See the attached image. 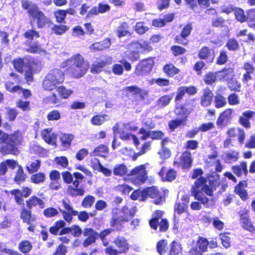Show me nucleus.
Wrapping results in <instances>:
<instances>
[{"mask_svg": "<svg viewBox=\"0 0 255 255\" xmlns=\"http://www.w3.org/2000/svg\"><path fill=\"white\" fill-rule=\"evenodd\" d=\"M32 193V189L28 187L23 186L21 190L14 189L10 191V194L14 196L15 203L21 207L20 212V218L24 223L30 224L35 221V218L33 217L32 209L37 206L40 209L45 207V202L40 198L35 195L30 196L25 201L24 206V198L29 197Z\"/></svg>", "mask_w": 255, "mask_h": 255, "instance_id": "nucleus-1", "label": "nucleus"}, {"mask_svg": "<svg viewBox=\"0 0 255 255\" xmlns=\"http://www.w3.org/2000/svg\"><path fill=\"white\" fill-rule=\"evenodd\" d=\"M210 185H207V179L203 176H200L194 182L191 188V192L194 198L200 201L206 208H212L215 205L214 198H209L203 193V192L208 196H213L214 195V189L220 185V176L217 175V178L214 180L209 179Z\"/></svg>", "mask_w": 255, "mask_h": 255, "instance_id": "nucleus-2", "label": "nucleus"}, {"mask_svg": "<svg viewBox=\"0 0 255 255\" xmlns=\"http://www.w3.org/2000/svg\"><path fill=\"white\" fill-rule=\"evenodd\" d=\"M61 68L72 78H80L84 76L90 68L89 62L80 53H76L66 59L61 64Z\"/></svg>", "mask_w": 255, "mask_h": 255, "instance_id": "nucleus-3", "label": "nucleus"}, {"mask_svg": "<svg viewBox=\"0 0 255 255\" xmlns=\"http://www.w3.org/2000/svg\"><path fill=\"white\" fill-rule=\"evenodd\" d=\"M136 211L129 209L126 206L122 208H115L112 213L110 225L114 232H122L125 229V224L128 223L135 214Z\"/></svg>", "mask_w": 255, "mask_h": 255, "instance_id": "nucleus-4", "label": "nucleus"}, {"mask_svg": "<svg viewBox=\"0 0 255 255\" xmlns=\"http://www.w3.org/2000/svg\"><path fill=\"white\" fill-rule=\"evenodd\" d=\"M23 136L19 130H16L8 134V139L6 144L0 147V152L3 155H17L19 153L18 147L23 145Z\"/></svg>", "mask_w": 255, "mask_h": 255, "instance_id": "nucleus-5", "label": "nucleus"}, {"mask_svg": "<svg viewBox=\"0 0 255 255\" xmlns=\"http://www.w3.org/2000/svg\"><path fill=\"white\" fill-rule=\"evenodd\" d=\"M21 6L23 9L27 10L29 17L36 20L38 28H42L51 23V20L40 10L36 4L28 0H23L21 2Z\"/></svg>", "mask_w": 255, "mask_h": 255, "instance_id": "nucleus-6", "label": "nucleus"}, {"mask_svg": "<svg viewBox=\"0 0 255 255\" xmlns=\"http://www.w3.org/2000/svg\"><path fill=\"white\" fill-rule=\"evenodd\" d=\"M65 79L64 72L58 68L51 69L44 78L42 86L45 91H52L63 83Z\"/></svg>", "mask_w": 255, "mask_h": 255, "instance_id": "nucleus-7", "label": "nucleus"}, {"mask_svg": "<svg viewBox=\"0 0 255 255\" xmlns=\"http://www.w3.org/2000/svg\"><path fill=\"white\" fill-rule=\"evenodd\" d=\"M62 208H59V212L61 213L63 219L67 223L70 224L72 222L73 216H78V219L82 222H86L89 219V214L85 211L78 212L75 210L70 204L69 201H66L64 199L61 201Z\"/></svg>", "mask_w": 255, "mask_h": 255, "instance_id": "nucleus-8", "label": "nucleus"}, {"mask_svg": "<svg viewBox=\"0 0 255 255\" xmlns=\"http://www.w3.org/2000/svg\"><path fill=\"white\" fill-rule=\"evenodd\" d=\"M164 212L160 210H155L148 221L151 229L160 233L166 232L169 228V222L167 218H163Z\"/></svg>", "mask_w": 255, "mask_h": 255, "instance_id": "nucleus-9", "label": "nucleus"}, {"mask_svg": "<svg viewBox=\"0 0 255 255\" xmlns=\"http://www.w3.org/2000/svg\"><path fill=\"white\" fill-rule=\"evenodd\" d=\"M116 249H114L112 246L107 247L105 253L109 255H118L122 254H126L130 249V245L128 240L123 236H117L113 242Z\"/></svg>", "mask_w": 255, "mask_h": 255, "instance_id": "nucleus-10", "label": "nucleus"}, {"mask_svg": "<svg viewBox=\"0 0 255 255\" xmlns=\"http://www.w3.org/2000/svg\"><path fill=\"white\" fill-rule=\"evenodd\" d=\"M154 57H148L140 60L135 66L134 74L145 76L151 72L154 65Z\"/></svg>", "mask_w": 255, "mask_h": 255, "instance_id": "nucleus-11", "label": "nucleus"}, {"mask_svg": "<svg viewBox=\"0 0 255 255\" xmlns=\"http://www.w3.org/2000/svg\"><path fill=\"white\" fill-rule=\"evenodd\" d=\"M180 33L176 35L174 38V42L175 43L183 46H187L189 43L188 38L191 35L193 29V23L188 22L183 25H180Z\"/></svg>", "mask_w": 255, "mask_h": 255, "instance_id": "nucleus-12", "label": "nucleus"}, {"mask_svg": "<svg viewBox=\"0 0 255 255\" xmlns=\"http://www.w3.org/2000/svg\"><path fill=\"white\" fill-rule=\"evenodd\" d=\"M239 221L241 227L252 234H255V226L250 216V210L246 208L240 210L238 212Z\"/></svg>", "mask_w": 255, "mask_h": 255, "instance_id": "nucleus-13", "label": "nucleus"}, {"mask_svg": "<svg viewBox=\"0 0 255 255\" xmlns=\"http://www.w3.org/2000/svg\"><path fill=\"white\" fill-rule=\"evenodd\" d=\"M75 180L72 181L73 186H69L67 188L68 193L72 197L82 196L85 193L84 189L79 187L80 183L84 179V176L79 172H74L73 174Z\"/></svg>", "mask_w": 255, "mask_h": 255, "instance_id": "nucleus-14", "label": "nucleus"}, {"mask_svg": "<svg viewBox=\"0 0 255 255\" xmlns=\"http://www.w3.org/2000/svg\"><path fill=\"white\" fill-rule=\"evenodd\" d=\"M132 182L135 185H141L147 179L146 167L144 164L135 167L130 171Z\"/></svg>", "mask_w": 255, "mask_h": 255, "instance_id": "nucleus-15", "label": "nucleus"}, {"mask_svg": "<svg viewBox=\"0 0 255 255\" xmlns=\"http://www.w3.org/2000/svg\"><path fill=\"white\" fill-rule=\"evenodd\" d=\"M139 58L140 55L138 51L128 49L124 52L122 58L120 61V62L123 65L126 71H129L131 70L132 66L128 62V60L133 62L139 60Z\"/></svg>", "mask_w": 255, "mask_h": 255, "instance_id": "nucleus-16", "label": "nucleus"}, {"mask_svg": "<svg viewBox=\"0 0 255 255\" xmlns=\"http://www.w3.org/2000/svg\"><path fill=\"white\" fill-rule=\"evenodd\" d=\"M122 91L126 97H129L130 94L134 98L138 95V100L140 101H143L148 97V91L141 89L136 85L125 87Z\"/></svg>", "mask_w": 255, "mask_h": 255, "instance_id": "nucleus-17", "label": "nucleus"}, {"mask_svg": "<svg viewBox=\"0 0 255 255\" xmlns=\"http://www.w3.org/2000/svg\"><path fill=\"white\" fill-rule=\"evenodd\" d=\"M215 52L213 48L207 46H202L198 51L197 56L200 60H204L207 63H212L215 58Z\"/></svg>", "mask_w": 255, "mask_h": 255, "instance_id": "nucleus-18", "label": "nucleus"}, {"mask_svg": "<svg viewBox=\"0 0 255 255\" xmlns=\"http://www.w3.org/2000/svg\"><path fill=\"white\" fill-rule=\"evenodd\" d=\"M233 112L231 108H227L221 112L217 119V125L222 128L230 124L233 118Z\"/></svg>", "mask_w": 255, "mask_h": 255, "instance_id": "nucleus-19", "label": "nucleus"}, {"mask_svg": "<svg viewBox=\"0 0 255 255\" xmlns=\"http://www.w3.org/2000/svg\"><path fill=\"white\" fill-rule=\"evenodd\" d=\"M197 92V88L194 86H180L177 89L174 101L175 102L180 101L186 94L191 96L195 95Z\"/></svg>", "mask_w": 255, "mask_h": 255, "instance_id": "nucleus-20", "label": "nucleus"}, {"mask_svg": "<svg viewBox=\"0 0 255 255\" xmlns=\"http://www.w3.org/2000/svg\"><path fill=\"white\" fill-rule=\"evenodd\" d=\"M13 83L12 81L5 82L4 85L6 90L11 93H15L20 91L24 99H27L31 97L32 94L31 91L28 89L23 88L22 87L17 85L13 86Z\"/></svg>", "mask_w": 255, "mask_h": 255, "instance_id": "nucleus-21", "label": "nucleus"}, {"mask_svg": "<svg viewBox=\"0 0 255 255\" xmlns=\"http://www.w3.org/2000/svg\"><path fill=\"white\" fill-rule=\"evenodd\" d=\"M226 133L228 137L232 139L237 137L238 141L240 144H243L244 143L246 138V133L243 128L239 127L230 128L227 130Z\"/></svg>", "mask_w": 255, "mask_h": 255, "instance_id": "nucleus-22", "label": "nucleus"}, {"mask_svg": "<svg viewBox=\"0 0 255 255\" xmlns=\"http://www.w3.org/2000/svg\"><path fill=\"white\" fill-rule=\"evenodd\" d=\"M146 199L148 197L154 199V203L156 205L161 204L165 201V197L162 195L156 187L154 186L147 187L145 188Z\"/></svg>", "mask_w": 255, "mask_h": 255, "instance_id": "nucleus-23", "label": "nucleus"}, {"mask_svg": "<svg viewBox=\"0 0 255 255\" xmlns=\"http://www.w3.org/2000/svg\"><path fill=\"white\" fill-rule=\"evenodd\" d=\"M192 162L191 152L187 150L182 153L180 157V162L174 161L173 164L180 165L183 169H189L192 166Z\"/></svg>", "mask_w": 255, "mask_h": 255, "instance_id": "nucleus-24", "label": "nucleus"}, {"mask_svg": "<svg viewBox=\"0 0 255 255\" xmlns=\"http://www.w3.org/2000/svg\"><path fill=\"white\" fill-rule=\"evenodd\" d=\"M247 186V181L243 180L240 181L234 188V193L238 195L243 201H246L249 199L248 191L246 189Z\"/></svg>", "mask_w": 255, "mask_h": 255, "instance_id": "nucleus-25", "label": "nucleus"}, {"mask_svg": "<svg viewBox=\"0 0 255 255\" xmlns=\"http://www.w3.org/2000/svg\"><path fill=\"white\" fill-rule=\"evenodd\" d=\"M98 233L92 228H86L84 229L83 236L87 238L83 242V246L87 247L94 243L98 238Z\"/></svg>", "mask_w": 255, "mask_h": 255, "instance_id": "nucleus-26", "label": "nucleus"}, {"mask_svg": "<svg viewBox=\"0 0 255 255\" xmlns=\"http://www.w3.org/2000/svg\"><path fill=\"white\" fill-rule=\"evenodd\" d=\"M218 156L217 151H215L211 154L208 155L207 159L205 162L207 167H210L215 165V172L219 173L221 172L223 169V165L222 164L220 160L217 159L215 161H212V160L216 159Z\"/></svg>", "mask_w": 255, "mask_h": 255, "instance_id": "nucleus-27", "label": "nucleus"}, {"mask_svg": "<svg viewBox=\"0 0 255 255\" xmlns=\"http://www.w3.org/2000/svg\"><path fill=\"white\" fill-rule=\"evenodd\" d=\"M111 45V39L110 38H106L102 41L92 43L89 48L92 52L102 51L109 49Z\"/></svg>", "mask_w": 255, "mask_h": 255, "instance_id": "nucleus-28", "label": "nucleus"}, {"mask_svg": "<svg viewBox=\"0 0 255 255\" xmlns=\"http://www.w3.org/2000/svg\"><path fill=\"white\" fill-rule=\"evenodd\" d=\"M255 117V112L248 110L242 113L239 117L238 122L244 128L249 129L251 128L250 120Z\"/></svg>", "mask_w": 255, "mask_h": 255, "instance_id": "nucleus-29", "label": "nucleus"}, {"mask_svg": "<svg viewBox=\"0 0 255 255\" xmlns=\"http://www.w3.org/2000/svg\"><path fill=\"white\" fill-rule=\"evenodd\" d=\"M112 63V58L107 57L105 59L96 63H93L90 68V71L93 74H98L102 72L103 69L107 66Z\"/></svg>", "mask_w": 255, "mask_h": 255, "instance_id": "nucleus-30", "label": "nucleus"}, {"mask_svg": "<svg viewBox=\"0 0 255 255\" xmlns=\"http://www.w3.org/2000/svg\"><path fill=\"white\" fill-rule=\"evenodd\" d=\"M136 45V49L139 52V54H145L153 50V47L149 41L147 40H136L132 42Z\"/></svg>", "mask_w": 255, "mask_h": 255, "instance_id": "nucleus-31", "label": "nucleus"}, {"mask_svg": "<svg viewBox=\"0 0 255 255\" xmlns=\"http://www.w3.org/2000/svg\"><path fill=\"white\" fill-rule=\"evenodd\" d=\"M242 68L245 71L243 75L242 81L244 83H247L252 79V75L255 72V67L250 62H246L244 63Z\"/></svg>", "mask_w": 255, "mask_h": 255, "instance_id": "nucleus-32", "label": "nucleus"}, {"mask_svg": "<svg viewBox=\"0 0 255 255\" xmlns=\"http://www.w3.org/2000/svg\"><path fill=\"white\" fill-rule=\"evenodd\" d=\"M41 137L47 143L55 145L57 141V135L56 133H51V129L45 128L41 132Z\"/></svg>", "mask_w": 255, "mask_h": 255, "instance_id": "nucleus-33", "label": "nucleus"}, {"mask_svg": "<svg viewBox=\"0 0 255 255\" xmlns=\"http://www.w3.org/2000/svg\"><path fill=\"white\" fill-rule=\"evenodd\" d=\"M234 72L235 70L233 67H224L221 70L216 72V73H218L220 80L226 81L228 82L231 78L234 76Z\"/></svg>", "mask_w": 255, "mask_h": 255, "instance_id": "nucleus-34", "label": "nucleus"}, {"mask_svg": "<svg viewBox=\"0 0 255 255\" xmlns=\"http://www.w3.org/2000/svg\"><path fill=\"white\" fill-rule=\"evenodd\" d=\"M233 172L238 177L242 175L246 176L248 174L247 162L245 161H241L239 164H236L231 167Z\"/></svg>", "mask_w": 255, "mask_h": 255, "instance_id": "nucleus-35", "label": "nucleus"}, {"mask_svg": "<svg viewBox=\"0 0 255 255\" xmlns=\"http://www.w3.org/2000/svg\"><path fill=\"white\" fill-rule=\"evenodd\" d=\"M18 165L17 161L12 159H7L0 163V176L4 175L7 172L8 167L13 170Z\"/></svg>", "mask_w": 255, "mask_h": 255, "instance_id": "nucleus-36", "label": "nucleus"}, {"mask_svg": "<svg viewBox=\"0 0 255 255\" xmlns=\"http://www.w3.org/2000/svg\"><path fill=\"white\" fill-rule=\"evenodd\" d=\"M111 7L108 4L100 2L98 4V6L92 7L89 14L90 16H96L100 13H104L109 11Z\"/></svg>", "mask_w": 255, "mask_h": 255, "instance_id": "nucleus-37", "label": "nucleus"}, {"mask_svg": "<svg viewBox=\"0 0 255 255\" xmlns=\"http://www.w3.org/2000/svg\"><path fill=\"white\" fill-rule=\"evenodd\" d=\"M164 167H162L159 172V175L162 178V181L167 182H172L177 177V172L173 168L169 169L165 174Z\"/></svg>", "mask_w": 255, "mask_h": 255, "instance_id": "nucleus-38", "label": "nucleus"}, {"mask_svg": "<svg viewBox=\"0 0 255 255\" xmlns=\"http://www.w3.org/2000/svg\"><path fill=\"white\" fill-rule=\"evenodd\" d=\"M214 95L209 88L205 89L200 98V104L202 107H207L212 103Z\"/></svg>", "mask_w": 255, "mask_h": 255, "instance_id": "nucleus-39", "label": "nucleus"}, {"mask_svg": "<svg viewBox=\"0 0 255 255\" xmlns=\"http://www.w3.org/2000/svg\"><path fill=\"white\" fill-rule=\"evenodd\" d=\"M162 71L168 77H173L178 74L180 70L173 63L169 62L166 63L162 67Z\"/></svg>", "mask_w": 255, "mask_h": 255, "instance_id": "nucleus-40", "label": "nucleus"}, {"mask_svg": "<svg viewBox=\"0 0 255 255\" xmlns=\"http://www.w3.org/2000/svg\"><path fill=\"white\" fill-rule=\"evenodd\" d=\"M25 69L38 73L41 70L40 61L34 58H30L27 60L25 65Z\"/></svg>", "mask_w": 255, "mask_h": 255, "instance_id": "nucleus-41", "label": "nucleus"}, {"mask_svg": "<svg viewBox=\"0 0 255 255\" xmlns=\"http://www.w3.org/2000/svg\"><path fill=\"white\" fill-rule=\"evenodd\" d=\"M66 221L63 219L56 221L49 229V232L54 236L60 235L62 227L66 225Z\"/></svg>", "mask_w": 255, "mask_h": 255, "instance_id": "nucleus-42", "label": "nucleus"}, {"mask_svg": "<svg viewBox=\"0 0 255 255\" xmlns=\"http://www.w3.org/2000/svg\"><path fill=\"white\" fill-rule=\"evenodd\" d=\"M28 48L26 49V51L29 53L32 54H41L42 53H45V50L43 49L38 42H29L27 44Z\"/></svg>", "mask_w": 255, "mask_h": 255, "instance_id": "nucleus-43", "label": "nucleus"}, {"mask_svg": "<svg viewBox=\"0 0 255 255\" xmlns=\"http://www.w3.org/2000/svg\"><path fill=\"white\" fill-rule=\"evenodd\" d=\"M109 116L107 114H97L93 116L91 120V124L95 126L102 125L108 119Z\"/></svg>", "mask_w": 255, "mask_h": 255, "instance_id": "nucleus-44", "label": "nucleus"}, {"mask_svg": "<svg viewBox=\"0 0 255 255\" xmlns=\"http://www.w3.org/2000/svg\"><path fill=\"white\" fill-rule=\"evenodd\" d=\"M32 243L27 240L21 241L18 245V250L20 253L26 254L29 253L32 249Z\"/></svg>", "mask_w": 255, "mask_h": 255, "instance_id": "nucleus-45", "label": "nucleus"}, {"mask_svg": "<svg viewBox=\"0 0 255 255\" xmlns=\"http://www.w3.org/2000/svg\"><path fill=\"white\" fill-rule=\"evenodd\" d=\"M74 138V135L72 133L62 134L60 138L61 146L65 149L69 148Z\"/></svg>", "mask_w": 255, "mask_h": 255, "instance_id": "nucleus-46", "label": "nucleus"}, {"mask_svg": "<svg viewBox=\"0 0 255 255\" xmlns=\"http://www.w3.org/2000/svg\"><path fill=\"white\" fill-rule=\"evenodd\" d=\"M225 47L229 51L236 52L240 49V44L237 39L233 37L227 40Z\"/></svg>", "mask_w": 255, "mask_h": 255, "instance_id": "nucleus-47", "label": "nucleus"}, {"mask_svg": "<svg viewBox=\"0 0 255 255\" xmlns=\"http://www.w3.org/2000/svg\"><path fill=\"white\" fill-rule=\"evenodd\" d=\"M17 167H18V169L15 173L13 179L16 184L19 185L25 181L26 175L24 173L21 165L18 164Z\"/></svg>", "mask_w": 255, "mask_h": 255, "instance_id": "nucleus-48", "label": "nucleus"}, {"mask_svg": "<svg viewBox=\"0 0 255 255\" xmlns=\"http://www.w3.org/2000/svg\"><path fill=\"white\" fill-rule=\"evenodd\" d=\"M145 188L142 190L137 189L134 190L130 195V198L133 200H138L140 201H144L146 200Z\"/></svg>", "mask_w": 255, "mask_h": 255, "instance_id": "nucleus-49", "label": "nucleus"}, {"mask_svg": "<svg viewBox=\"0 0 255 255\" xmlns=\"http://www.w3.org/2000/svg\"><path fill=\"white\" fill-rule=\"evenodd\" d=\"M93 153L95 156L106 157L109 153V148L107 145L101 144L94 148Z\"/></svg>", "mask_w": 255, "mask_h": 255, "instance_id": "nucleus-50", "label": "nucleus"}, {"mask_svg": "<svg viewBox=\"0 0 255 255\" xmlns=\"http://www.w3.org/2000/svg\"><path fill=\"white\" fill-rule=\"evenodd\" d=\"M56 89L62 99H68L73 93L72 90L67 89L63 85H59Z\"/></svg>", "mask_w": 255, "mask_h": 255, "instance_id": "nucleus-51", "label": "nucleus"}, {"mask_svg": "<svg viewBox=\"0 0 255 255\" xmlns=\"http://www.w3.org/2000/svg\"><path fill=\"white\" fill-rule=\"evenodd\" d=\"M228 88L232 92H240L241 84L236 78L232 77L227 82Z\"/></svg>", "mask_w": 255, "mask_h": 255, "instance_id": "nucleus-52", "label": "nucleus"}, {"mask_svg": "<svg viewBox=\"0 0 255 255\" xmlns=\"http://www.w3.org/2000/svg\"><path fill=\"white\" fill-rule=\"evenodd\" d=\"M69 29V27L64 24H54L51 27V32L56 35H61L64 34Z\"/></svg>", "mask_w": 255, "mask_h": 255, "instance_id": "nucleus-53", "label": "nucleus"}, {"mask_svg": "<svg viewBox=\"0 0 255 255\" xmlns=\"http://www.w3.org/2000/svg\"><path fill=\"white\" fill-rule=\"evenodd\" d=\"M209 244V243L207 238L202 236L198 237L196 241V247L203 253L208 251Z\"/></svg>", "mask_w": 255, "mask_h": 255, "instance_id": "nucleus-54", "label": "nucleus"}, {"mask_svg": "<svg viewBox=\"0 0 255 255\" xmlns=\"http://www.w3.org/2000/svg\"><path fill=\"white\" fill-rule=\"evenodd\" d=\"M182 251V247L176 241H173L170 244V249L167 255H178Z\"/></svg>", "mask_w": 255, "mask_h": 255, "instance_id": "nucleus-55", "label": "nucleus"}, {"mask_svg": "<svg viewBox=\"0 0 255 255\" xmlns=\"http://www.w3.org/2000/svg\"><path fill=\"white\" fill-rule=\"evenodd\" d=\"M230 235V232H226L221 233L219 235L222 246L226 249L230 248L231 246Z\"/></svg>", "mask_w": 255, "mask_h": 255, "instance_id": "nucleus-56", "label": "nucleus"}, {"mask_svg": "<svg viewBox=\"0 0 255 255\" xmlns=\"http://www.w3.org/2000/svg\"><path fill=\"white\" fill-rule=\"evenodd\" d=\"M46 180V175L44 172H39L33 173L30 176L32 183L38 184L44 182Z\"/></svg>", "mask_w": 255, "mask_h": 255, "instance_id": "nucleus-57", "label": "nucleus"}, {"mask_svg": "<svg viewBox=\"0 0 255 255\" xmlns=\"http://www.w3.org/2000/svg\"><path fill=\"white\" fill-rule=\"evenodd\" d=\"M128 169L124 164H116L113 169V173L115 175L123 177L127 174Z\"/></svg>", "mask_w": 255, "mask_h": 255, "instance_id": "nucleus-58", "label": "nucleus"}, {"mask_svg": "<svg viewBox=\"0 0 255 255\" xmlns=\"http://www.w3.org/2000/svg\"><path fill=\"white\" fill-rule=\"evenodd\" d=\"M12 64L14 69L19 73H23L25 63L22 58H17L13 60Z\"/></svg>", "mask_w": 255, "mask_h": 255, "instance_id": "nucleus-59", "label": "nucleus"}, {"mask_svg": "<svg viewBox=\"0 0 255 255\" xmlns=\"http://www.w3.org/2000/svg\"><path fill=\"white\" fill-rule=\"evenodd\" d=\"M234 12L236 19L241 23L247 21L248 15L245 14L244 10L241 8H235Z\"/></svg>", "mask_w": 255, "mask_h": 255, "instance_id": "nucleus-60", "label": "nucleus"}, {"mask_svg": "<svg viewBox=\"0 0 255 255\" xmlns=\"http://www.w3.org/2000/svg\"><path fill=\"white\" fill-rule=\"evenodd\" d=\"M129 26L128 23L126 22H122L120 26L119 29L117 30V35L119 38L130 35L131 33L128 30Z\"/></svg>", "mask_w": 255, "mask_h": 255, "instance_id": "nucleus-61", "label": "nucleus"}, {"mask_svg": "<svg viewBox=\"0 0 255 255\" xmlns=\"http://www.w3.org/2000/svg\"><path fill=\"white\" fill-rule=\"evenodd\" d=\"M41 166V160L36 159L32 162L29 165H26L25 168L29 174L36 173L39 170Z\"/></svg>", "mask_w": 255, "mask_h": 255, "instance_id": "nucleus-62", "label": "nucleus"}, {"mask_svg": "<svg viewBox=\"0 0 255 255\" xmlns=\"http://www.w3.org/2000/svg\"><path fill=\"white\" fill-rule=\"evenodd\" d=\"M187 116H185L184 117L181 119L173 120H171L168 123V126L169 128L173 131L176 128H177L180 125H184L187 120Z\"/></svg>", "mask_w": 255, "mask_h": 255, "instance_id": "nucleus-63", "label": "nucleus"}, {"mask_svg": "<svg viewBox=\"0 0 255 255\" xmlns=\"http://www.w3.org/2000/svg\"><path fill=\"white\" fill-rule=\"evenodd\" d=\"M54 16L57 23H63L65 22L66 12L65 9H58L54 12Z\"/></svg>", "mask_w": 255, "mask_h": 255, "instance_id": "nucleus-64", "label": "nucleus"}]
</instances>
